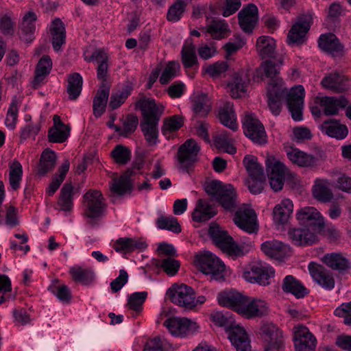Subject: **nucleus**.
<instances>
[{"label": "nucleus", "mask_w": 351, "mask_h": 351, "mask_svg": "<svg viewBox=\"0 0 351 351\" xmlns=\"http://www.w3.org/2000/svg\"><path fill=\"white\" fill-rule=\"evenodd\" d=\"M136 106L142 112L140 127L144 137L149 145H154L158 142V121L163 114L164 106L157 104L154 99L145 97L137 101Z\"/></svg>", "instance_id": "obj_1"}, {"label": "nucleus", "mask_w": 351, "mask_h": 351, "mask_svg": "<svg viewBox=\"0 0 351 351\" xmlns=\"http://www.w3.org/2000/svg\"><path fill=\"white\" fill-rule=\"evenodd\" d=\"M211 317L216 325L225 327L228 339L237 351H251L250 340L243 328L233 324L231 317L221 312L213 314Z\"/></svg>", "instance_id": "obj_2"}, {"label": "nucleus", "mask_w": 351, "mask_h": 351, "mask_svg": "<svg viewBox=\"0 0 351 351\" xmlns=\"http://www.w3.org/2000/svg\"><path fill=\"white\" fill-rule=\"evenodd\" d=\"M205 191L226 210L232 212L237 208V194L232 185L213 180L206 185Z\"/></svg>", "instance_id": "obj_3"}, {"label": "nucleus", "mask_w": 351, "mask_h": 351, "mask_svg": "<svg viewBox=\"0 0 351 351\" xmlns=\"http://www.w3.org/2000/svg\"><path fill=\"white\" fill-rule=\"evenodd\" d=\"M195 264L199 271L210 275L212 280H223L225 265L213 253L206 251L195 256Z\"/></svg>", "instance_id": "obj_4"}, {"label": "nucleus", "mask_w": 351, "mask_h": 351, "mask_svg": "<svg viewBox=\"0 0 351 351\" xmlns=\"http://www.w3.org/2000/svg\"><path fill=\"white\" fill-rule=\"evenodd\" d=\"M208 235L216 246L229 255H243V250L234 241L228 232L217 223H212L208 229Z\"/></svg>", "instance_id": "obj_5"}, {"label": "nucleus", "mask_w": 351, "mask_h": 351, "mask_svg": "<svg viewBox=\"0 0 351 351\" xmlns=\"http://www.w3.org/2000/svg\"><path fill=\"white\" fill-rule=\"evenodd\" d=\"M167 295L171 302L186 308L195 306V293L192 287L185 285H173L167 291Z\"/></svg>", "instance_id": "obj_6"}, {"label": "nucleus", "mask_w": 351, "mask_h": 351, "mask_svg": "<svg viewBox=\"0 0 351 351\" xmlns=\"http://www.w3.org/2000/svg\"><path fill=\"white\" fill-rule=\"evenodd\" d=\"M299 223L304 227L311 228L321 232L324 228V219L322 214L314 207L305 206L296 213Z\"/></svg>", "instance_id": "obj_7"}, {"label": "nucleus", "mask_w": 351, "mask_h": 351, "mask_svg": "<svg viewBox=\"0 0 351 351\" xmlns=\"http://www.w3.org/2000/svg\"><path fill=\"white\" fill-rule=\"evenodd\" d=\"M265 165L271 188L276 192L280 191L285 183L286 167L273 156L266 159Z\"/></svg>", "instance_id": "obj_8"}, {"label": "nucleus", "mask_w": 351, "mask_h": 351, "mask_svg": "<svg viewBox=\"0 0 351 351\" xmlns=\"http://www.w3.org/2000/svg\"><path fill=\"white\" fill-rule=\"evenodd\" d=\"M243 128L245 135L257 144H263L267 141V135L263 125L253 114H247L243 120Z\"/></svg>", "instance_id": "obj_9"}, {"label": "nucleus", "mask_w": 351, "mask_h": 351, "mask_svg": "<svg viewBox=\"0 0 351 351\" xmlns=\"http://www.w3.org/2000/svg\"><path fill=\"white\" fill-rule=\"evenodd\" d=\"M164 326L172 335L181 337L192 335L199 328L195 322L185 317L169 318L164 322Z\"/></svg>", "instance_id": "obj_10"}, {"label": "nucleus", "mask_w": 351, "mask_h": 351, "mask_svg": "<svg viewBox=\"0 0 351 351\" xmlns=\"http://www.w3.org/2000/svg\"><path fill=\"white\" fill-rule=\"evenodd\" d=\"M275 275L274 269L267 265L257 263L253 265L249 271L243 273V278L250 283H257L261 286L270 284L271 278Z\"/></svg>", "instance_id": "obj_11"}, {"label": "nucleus", "mask_w": 351, "mask_h": 351, "mask_svg": "<svg viewBox=\"0 0 351 351\" xmlns=\"http://www.w3.org/2000/svg\"><path fill=\"white\" fill-rule=\"evenodd\" d=\"M143 166V161H135L132 163V167L128 169L119 178L114 179L110 184V190L118 195H123L130 193L132 184L130 177L136 173V171L140 170Z\"/></svg>", "instance_id": "obj_12"}, {"label": "nucleus", "mask_w": 351, "mask_h": 351, "mask_svg": "<svg viewBox=\"0 0 351 351\" xmlns=\"http://www.w3.org/2000/svg\"><path fill=\"white\" fill-rule=\"evenodd\" d=\"M304 95V88L302 85L293 87L287 95L288 108L294 121H299L302 119Z\"/></svg>", "instance_id": "obj_13"}, {"label": "nucleus", "mask_w": 351, "mask_h": 351, "mask_svg": "<svg viewBox=\"0 0 351 351\" xmlns=\"http://www.w3.org/2000/svg\"><path fill=\"white\" fill-rule=\"evenodd\" d=\"M85 215L88 218L100 217L104 210V198L101 193L97 190H89L84 195Z\"/></svg>", "instance_id": "obj_14"}, {"label": "nucleus", "mask_w": 351, "mask_h": 351, "mask_svg": "<svg viewBox=\"0 0 351 351\" xmlns=\"http://www.w3.org/2000/svg\"><path fill=\"white\" fill-rule=\"evenodd\" d=\"M261 335L267 343L265 351L280 350L283 346L282 332L272 323L263 324L261 328Z\"/></svg>", "instance_id": "obj_15"}, {"label": "nucleus", "mask_w": 351, "mask_h": 351, "mask_svg": "<svg viewBox=\"0 0 351 351\" xmlns=\"http://www.w3.org/2000/svg\"><path fill=\"white\" fill-rule=\"evenodd\" d=\"M233 221L239 228L247 233L258 231L256 214L253 209L239 208L234 213Z\"/></svg>", "instance_id": "obj_16"}, {"label": "nucleus", "mask_w": 351, "mask_h": 351, "mask_svg": "<svg viewBox=\"0 0 351 351\" xmlns=\"http://www.w3.org/2000/svg\"><path fill=\"white\" fill-rule=\"evenodd\" d=\"M293 341L295 351H315L316 338L306 326L294 328Z\"/></svg>", "instance_id": "obj_17"}, {"label": "nucleus", "mask_w": 351, "mask_h": 351, "mask_svg": "<svg viewBox=\"0 0 351 351\" xmlns=\"http://www.w3.org/2000/svg\"><path fill=\"white\" fill-rule=\"evenodd\" d=\"M311 15H302L292 25L287 36L289 45H300L304 42L305 36L311 27Z\"/></svg>", "instance_id": "obj_18"}, {"label": "nucleus", "mask_w": 351, "mask_h": 351, "mask_svg": "<svg viewBox=\"0 0 351 351\" xmlns=\"http://www.w3.org/2000/svg\"><path fill=\"white\" fill-rule=\"evenodd\" d=\"M199 147L196 141L192 138L187 140L178 149V160L181 167L187 171L196 161Z\"/></svg>", "instance_id": "obj_19"}, {"label": "nucleus", "mask_w": 351, "mask_h": 351, "mask_svg": "<svg viewBox=\"0 0 351 351\" xmlns=\"http://www.w3.org/2000/svg\"><path fill=\"white\" fill-rule=\"evenodd\" d=\"M321 84L323 87L337 93L348 91L351 88L349 77L337 72L331 73L325 76Z\"/></svg>", "instance_id": "obj_20"}, {"label": "nucleus", "mask_w": 351, "mask_h": 351, "mask_svg": "<svg viewBox=\"0 0 351 351\" xmlns=\"http://www.w3.org/2000/svg\"><path fill=\"white\" fill-rule=\"evenodd\" d=\"M316 103L319 104L324 114L326 116L337 115L341 109L346 108L349 101L344 96L317 97Z\"/></svg>", "instance_id": "obj_21"}, {"label": "nucleus", "mask_w": 351, "mask_h": 351, "mask_svg": "<svg viewBox=\"0 0 351 351\" xmlns=\"http://www.w3.org/2000/svg\"><path fill=\"white\" fill-rule=\"evenodd\" d=\"M321 232L304 227L293 228L289 231L292 242L298 246L312 245L318 242V234Z\"/></svg>", "instance_id": "obj_22"}, {"label": "nucleus", "mask_w": 351, "mask_h": 351, "mask_svg": "<svg viewBox=\"0 0 351 351\" xmlns=\"http://www.w3.org/2000/svg\"><path fill=\"white\" fill-rule=\"evenodd\" d=\"M239 24L242 30L251 34L258 21V8L254 3H249L238 14Z\"/></svg>", "instance_id": "obj_23"}, {"label": "nucleus", "mask_w": 351, "mask_h": 351, "mask_svg": "<svg viewBox=\"0 0 351 351\" xmlns=\"http://www.w3.org/2000/svg\"><path fill=\"white\" fill-rule=\"evenodd\" d=\"M308 270L313 280L320 286L327 290H331L335 287V280L324 266L311 262L308 265Z\"/></svg>", "instance_id": "obj_24"}, {"label": "nucleus", "mask_w": 351, "mask_h": 351, "mask_svg": "<svg viewBox=\"0 0 351 351\" xmlns=\"http://www.w3.org/2000/svg\"><path fill=\"white\" fill-rule=\"evenodd\" d=\"M261 250L267 256L278 261H282L291 254L289 245L276 240L267 241L263 243Z\"/></svg>", "instance_id": "obj_25"}, {"label": "nucleus", "mask_w": 351, "mask_h": 351, "mask_svg": "<svg viewBox=\"0 0 351 351\" xmlns=\"http://www.w3.org/2000/svg\"><path fill=\"white\" fill-rule=\"evenodd\" d=\"M268 311L267 304L264 300L247 297L241 314L247 318H253L264 316Z\"/></svg>", "instance_id": "obj_26"}, {"label": "nucleus", "mask_w": 351, "mask_h": 351, "mask_svg": "<svg viewBox=\"0 0 351 351\" xmlns=\"http://www.w3.org/2000/svg\"><path fill=\"white\" fill-rule=\"evenodd\" d=\"M320 129L328 136L339 140L345 138L348 134L347 126L335 119L324 121L320 125Z\"/></svg>", "instance_id": "obj_27"}, {"label": "nucleus", "mask_w": 351, "mask_h": 351, "mask_svg": "<svg viewBox=\"0 0 351 351\" xmlns=\"http://www.w3.org/2000/svg\"><path fill=\"white\" fill-rule=\"evenodd\" d=\"M249 82L250 77L245 71H241L235 73L232 82L228 84L231 97L239 98L243 96Z\"/></svg>", "instance_id": "obj_28"}, {"label": "nucleus", "mask_w": 351, "mask_h": 351, "mask_svg": "<svg viewBox=\"0 0 351 351\" xmlns=\"http://www.w3.org/2000/svg\"><path fill=\"white\" fill-rule=\"evenodd\" d=\"M287 155L293 164L302 167H315L318 161L315 156L302 152L298 148L291 147L290 150L287 151Z\"/></svg>", "instance_id": "obj_29"}, {"label": "nucleus", "mask_w": 351, "mask_h": 351, "mask_svg": "<svg viewBox=\"0 0 351 351\" xmlns=\"http://www.w3.org/2000/svg\"><path fill=\"white\" fill-rule=\"evenodd\" d=\"M282 289L285 293H291L296 298H303L309 291L293 276L288 275L282 280Z\"/></svg>", "instance_id": "obj_30"}, {"label": "nucleus", "mask_w": 351, "mask_h": 351, "mask_svg": "<svg viewBox=\"0 0 351 351\" xmlns=\"http://www.w3.org/2000/svg\"><path fill=\"white\" fill-rule=\"evenodd\" d=\"M246 298L247 297L239 293L230 292L219 295L218 302L220 305L226 307H230L241 314Z\"/></svg>", "instance_id": "obj_31"}, {"label": "nucleus", "mask_w": 351, "mask_h": 351, "mask_svg": "<svg viewBox=\"0 0 351 351\" xmlns=\"http://www.w3.org/2000/svg\"><path fill=\"white\" fill-rule=\"evenodd\" d=\"M109 93V86L104 82H101L100 88L97 90L93 99V110L95 117H100L104 113Z\"/></svg>", "instance_id": "obj_32"}, {"label": "nucleus", "mask_w": 351, "mask_h": 351, "mask_svg": "<svg viewBox=\"0 0 351 351\" xmlns=\"http://www.w3.org/2000/svg\"><path fill=\"white\" fill-rule=\"evenodd\" d=\"M147 245L145 241L134 238H119L117 239L113 247L116 252H131L136 250H143Z\"/></svg>", "instance_id": "obj_33"}, {"label": "nucleus", "mask_w": 351, "mask_h": 351, "mask_svg": "<svg viewBox=\"0 0 351 351\" xmlns=\"http://www.w3.org/2000/svg\"><path fill=\"white\" fill-rule=\"evenodd\" d=\"M293 204L289 199H283L277 204L273 210L274 221L277 225H284L288 222L293 212Z\"/></svg>", "instance_id": "obj_34"}, {"label": "nucleus", "mask_w": 351, "mask_h": 351, "mask_svg": "<svg viewBox=\"0 0 351 351\" xmlns=\"http://www.w3.org/2000/svg\"><path fill=\"white\" fill-rule=\"evenodd\" d=\"M318 46L324 51L337 55L343 49V46L333 34H322L318 40Z\"/></svg>", "instance_id": "obj_35"}, {"label": "nucleus", "mask_w": 351, "mask_h": 351, "mask_svg": "<svg viewBox=\"0 0 351 351\" xmlns=\"http://www.w3.org/2000/svg\"><path fill=\"white\" fill-rule=\"evenodd\" d=\"M216 214L217 212L213 206L200 199L192 213V219L196 222H203L209 220Z\"/></svg>", "instance_id": "obj_36"}, {"label": "nucleus", "mask_w": 351, "mask_h": 351, "mask_svg": "<svg viewBox=\"0 0 351 351\" xmlns=\"http://www.w3.org/2000/svg\"><path fill=\"white\" fill-rule=\"evenodd\" d=\"M322 261L333 270L343 272L351 267L349 261L339 253H330L324 256Z\"/></svg>", "instance_id": "obj_37"}, {"label": "nucleus", "mask_w": 351, "mask_h": 351, "mask_svg": "<svg viewBox=\"0 0 351 351\" xmlns=\"http://www.w3.org/2000/svg\"><path fill=\"white\" fill-rule=\"evenodd\" d=\"M52 68V61L49 56H43L38 61L35 71V76L32 81L34 88H38L45 77L48 75Z\"/></svg>", "instance_id": "obj_38"}, {"label": "nucleus", "mask_w": 351, "mask_h": 351, "mask_svg": "<svg viewBox=\"0 0 351 351\" xmlns=\"http://www.w3.org/2000/svg\"><path fill=\"white\" fill-rule=\"evenodd\" d=\"M219 118L223 125L232 131H236L238 129L237 118L232 103L226 102L223 104L219 111Z\"/></svg>", "instance_id": "obj_39"}, {"label": "nucleus", "mask_w": 351, "mask_h": 351, "mask_svg": "<svg viewBox=\"0 0 351 351\" xmlns=\"http://www.w3.org/2000/svg\"><path fill=\"white\" fill-rule=\"evenodd\" d=\"M51 33L52 45L55 51H59L65 43L66 31L64 23L60 19H56L51 23Z\"/></svg>", "instance_id": "obj_40"}, {"label": "nucleus", "mask_w": 351, "mask_h": 351, "mask_svg": "<svg viewBox=\"0 0 351 351\" xmlns=\"http://www.w3.org/2000/svg\"><path fill=\"white\" fill-rule=\"evenodd\" d=\"M181 61L186 69L198 67L199 62L196 54V48L192 43L186 42L182 46Z\"/></svg>", "instance_id": "obj_41"}, {"label": "nucleus", "mask_w": 351, "mask_h": 351, "mask_svg": "<svg viewBox=\"0 0 351 351\" xmlns=\"http://www.w3.org/2000/svg\"><path fill=\"white\" fill-rule=\"evenodd\" d=\"M36 14L32 11H29L23 16L21 26V38L26 42H31L34 39L33 35L36 30Z\"/></svg>", "instance_id": "obj_42"}, {"label": "nucleus", "mask_w": 351, "mask_h": 351, "mask_svg": "<svg viewBox=\"0 0 351 351\" xmlns=\"http://www.w3.org/2000/svg\"><path fill=\"white\" fill-rule=\"evenodd\" d=\"M275 47V40L269 36H262L257 39L256 50L262 59L274 57Z\"/></svg>", "instance_id": "obj_43"}, {"label": "nucleus", "mask_w": 351, "mask_h": 351, "mask_svg": "<svg viewBox=\"0 0 351 351\" xmlns=\"http://www.w3.org/2000/svg\"><path fill=\"white\" fill-rule=\"evenodd\" d=\"M283 90L278 86L272 85L267 87L268 106L272 114L277 116L281 111V98Z\"/></svg>", "instance_id": "obj_44"}, {"label": "nucleus", "mask_w": 351, "mask_h": 351, "mask_svg": "<svg viewBox=\"0 0 351 351\" xmlns=\"http://www.w3.org/2000/svg\"><path fill=\"white\" fill-rule=\"evenodd\" d=\"M193 110L200 117L206 116L211 110V102L208 94L197 93L192 100Z\"/></svg>", "instance_id": "obj_45"}, {"label": "nucleus", "mask_w": 351, "mask_h": 351, "mask_svg": "<svg viewBox=\"0 0 351 351\" xmlns=\"http://www.w3.org/2000/svg\"><path fill=\"white\" fill-rule=\"evenodd\" d=\"M83 80L78 73L69 74L67 77L66 92L69 99L75 100L81 94L82 90Z\"/></svg>", "instance_id": "obj_46"}, {"label": "nucleus", "mask_w": 351, "mask_h": 351, "mask_svg": "<svg viewBox=\"0 0 351 351\" xmlns=\"http://www.w3.org/2000/svg\"><path fill=\"white\" fill-rule=\"evenodd\" d=\"M328 184L326 180H316L312 189L313 195L316 199L322 202H328L333 198V194L327 186Z\"/></svg>", "instance_id": "obj_47"}, {"label": "nucleus", "mask_w": 351, "mask_h": 351, "mask_svg": "<svg viewBox=\"0 0 351 351\" xmlns=\"http://www.w3.org/2000/svg\"><path fill=\"white\" fill-rule=\"evenodd\" d=\"M56 162V153L53 151L45 149L40 156L38 173L40 176H45L48 172L51 171L55 167Z\"/></svg>", "instance_id": "obj_48"}, {"label": "nucleus", "mask_w": 351, "mask_h": 351, "mask_svg": "<svg viewBox=\"0 0 351 351\" xmlns=\"http://www.w3.org/2000/svg\"><path fill=\"white\" fill-rule=\"evenodd\" d=\"M243 162L250 178L265 177L263 167L258 162L256 157L247 155Z\"/></svg>", "instance_id": "obj_49"}, {"label": "nucleus", "mask_w": 351, "mask_h": 351, "mask_svg": "<svg viewBox=\"0 0 351 351\" xmlns=\"http://www.w3.org/2000/svg\"><path fill=\"white\" fill-rule=\"evenodd\" d=\"M73 187L71 183H65L60 191V197L58 201L60 210L70 211L73 206Z\"/></svg>", "instance_id": "obj_50"}, {"label": "nucleus", "mask_w": 351, "mask_h": 351, "mask_svg": "<svg viewBox=\"0 0 351 351\" xmlns=\"http://www.w3.org/2000/svg\"><path fill=\"white\" fill-rule=\"evenodd\" d=\"M206 32L210 34L213 38L220 40L228 36L229 32L228 25L224 21L213 20L207 26Z\"/></svg>", "instance_id": "obj_51"}, {"label": "nucleus", "mask_w": 351, "mask_h": 351, "mask_svg": "<svg viewBox=\"0 0 351 351\" xmlns=\"http://www.w3.org/2000/svg\"><path fill=\"white\" fill-rule=\"evenodd\" d=\"M230 134L227 131H221L213 136L214 145L217 149H223L227 153L234 154L236 148L231 144Z\"/></svg>", "instance_id": "obj_52"}, {"label": "nucleus", "mask_w": 351, "mask_h": 351, "mask_svg": "<svg viewBox=\"0 0 351 351\" xmlns=\"http://www.w3.org/2000/svg\"><path fill=\"white\" fill-rule=\"evenodd\" d=\"M189 0H176L169 8L167 19L170 22L180 21L186 10Z\"/></svg>", "instance_id": "obj_53"}, {"label": "nucleus", "mask_w": 351, "mask_h": 351, "mask_svg": "<svg viewBox=\"0 0 351 351\" xmlns=\"http://www.w3.org/2000/svg\"><path fill=\"white\" fill-rule=\"evenodd\" d=\"M22 176V166L19 161L14 160L10 165L9 171V182L13 190L16 191L20 188Z\"/></svg>", "instance_id": "obj_54"}, {"label": "nucleus", "mask_w": 351, "mask_h": 351, "mask_svg": "<svg viewBox=\"0 0 351 351\" xmlns=\"http://www.w3.org/2000/svg\"><path fill=\"white\" fill-rule=\"evenodd\" d=\"M69 273L75 282L83 285L89 284L94 278V272L89 269H84L81 267H73L70 269Z\"/></svg>", "instance_id": "obj_55"}, {"label": "nucleus", "mask_w": 351, "mask_h": 351, "mask_svg": "<svg viewBox=\"0 0 351 351\" xmlns=\"http://www.w3.org/2000/svg\"><path fill=\"white\" fill-rule=\"evenodd\" d=\"M156 226L159 229H165L178 234L182 231L181 226L178 219L173 217L160 216L156 220Z\"/></svg>", "instance_id": "obj_56"}, {"label": "nucleus", "mask_w": 351, "mask_h": 351, "mask_svg": "<svg viewBox=\"0 0 351 351\" xmlns=\"http://www.w3.org/2000/svg\"><path fill=\"white\" fill-rule=\"evenodd\" d=\"M261 69L263 70L265 77L271 78L268 87H271L272 85L278 86V80L274 78L279 73V65L271 60H266L261 64Z\"/></svg>", "instance_id": "obj_57"}, {"label": "nucleus", "mask_w": 351, "mask_h": 351, "mask_svg": "<svg viewBox=\"0 0 351 351\" xmlns=\"http://www.w3.org/2000/svg\"><path fill=\"white\" fill-rule=\"evenodd\" d=\"M132 88L130 86H125L121 90L112 93L110 96L109 107L112 110L118 108L123 104L128 97L130 95Z\"/></svg>", "instance_id": "obj_58"}, {"label": "nucleus", "mask_w": 351, "mask_h": 351, "mask_svg": "<svg viewBox=\"0 0 351 351\" xmlns=\"http://www.w3.org/2000/svg\"><path fill=\"white\" fill-rule=\"evenodd\" d=\"M70 130L69 126L51 128L48 131L49 141L51 143H64L69 136Z\"/></svg>", "instance_id": "obj_59"}, {"label": "nucleus", "mask_w": 351, "mask_h": 351, "mask_svg": "<svg viewBox=\"0 0 351 351\" xmlns=\"http://www.w3.org/2000/svg\"><path fill=\"white\" fill-rule=\"evenodd\" d=\"M180 66L178 62H169L163 70L159 81L162 84H167L178 75Z\"/></svg>", "instance_id": "obj_60"}, {"label": "nucleus", "mask_w": 351, "mask_h": 351, "mask_svg": "<svg viewBox=\"0 0 351 351\" xmlns=\"http://www.w3.org/2000/svg\"><path fill=\"white\" fill-rule=\"evenodd\" d=\"M183 117L178 114L165 119L162 127V132L166 136L171 132L177 131L183 125Z\"/></svg>", "instance_id": "obj_61"}, {"label": "nucleus", "mask_w": 351, "mask_h": 351, "mask_svg": "<svg viewBox=\"0 0 351 351\" xmlns=\"http://www.w3.org/2000/svg\"><path fill=\"white\" fill-rule=\"evenodd\" d=\"M19 106L20 102L18 101L16 97H14L8 110L7 116L5 120V124L10 130H12L16 127Z\"/></svg>", "instance_id": "obj_62"}, {"label": "nucleus", "mask_w": 351, "mask_h": 351, "mask_svg": "<svg viewBox=\"0 0 351 351\" xmlns=\"http://www.w3.org/2000/svg\"><path fill=\"white\" fill-rule=\"evenodd\" d=\"M111 156L116 163L125 165L130 160L131 152L127 147L118 145L112 151Z\"/></svg>", "instance_id": "obj_63"}, {"label": "nucleus", "mask_w": 351, "mask_h": 351, "mask_svg": "<svg viewBox=\"0 0 351 351\" xmlns=\"http://www.w3.org/2000/svg\"><path fill=\"white\" fill-rule=\"evenodd\" d=\"M147 291L134 292L128 296V307L136 312L142 310V305L145 302L147 297Z\"/></svg>", "instance_id": "obj_64"}]
</instances>
